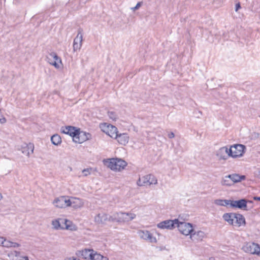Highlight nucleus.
I'll return each instance as SVG.
<instances>
[{
  "mask_svg": "<svg viewBox=\"0 0 260 260\" xmlns=\"http://www.w3.org/2000/svg\"><path fill=\"white\" fill-rule=\"evenodd\" d=\"M246 147L243 144H235L229 148L230 156L232 158L240 157L243 155Z\"/></svg>",
  "mask_w": 260,
  "mask_h": 260,
  "instance_id": "obj_2",
  "label": "nucleus"
},
{
  "mask_svg": "<svg viewBox=\"0 0 260 260\" xmlns=\"http://www.w3.org/2000/svg\"><path fill=\"white\" fill-rule=\"evenodd\" d=\"M46 60L57 69L60 68L59 64L62 66L61 58L55 52H51L46 55Z\"/></svg>",
  "mask_w": 260,
  "mask_h": 260,
  "instance_id": "obj_3",
  "label": "nucleus"
},
{
  "mask_svg": "<svg viewBox=\"0 0 260 260\" xmlns=\"http://www.w3.org/2000/svg\"><path fill=\"white\" fill-rule=\"evenodd\" d=\"M229 177L231 179L233 184L235 183L239 182L242 180H245L246 179V176L245 175H240L237 174H230L229 175Z\"/></svg>",
  "mask_w": 260,
  "mask_h": 260,
  "instance_id": "obj_18",
  "label": "nucleus"
},
{
  "mask_svg": "<svg viewBox=\"0 0 260 260\" xmlns=\"http://www.w3.org/2000/svg\"><path fill=\"white\" fill-rule=\"evenodd\" d=\"M11 241L6 240L4 238V242L3 243L2 246L6 247H11Z\"/></svg>",
  "mask_w": 260,
  "mask_h": 260,
  "instance_id": "obj_34",
  "label": "nucleus"
},
{
  "mask_svg": "<svg viewBox=\"0 0 260 260\" xmlns=\"http://www.w3.org/2000/svg\"><path fill=\"white\" fill-rule=\"evenodd\" d=\"M94 221L98 223L105 224L108 221V214L99 213L94 217Z\"/></svg>",
  "mask_w": 260,
  "mask_h": 260,
  "instance_id": "obj_17",
  "label": "nucleus"
},
{
  "mask_svg": "<svg viewBox=\"0 0 260 260\" xmlns=\"http://www.w3.org/2000/svg\"><path fill=\"white\" fill-rule=\"evenodd\" d=\"M92 260H109V258L107 256H105L100 253L95 252L94 254V257Z\"/></svg>",
  "mask_w": 260,
  "mask_h": 260,
  "instance_id": "obj_28",
  "label": "nucleus"
},
{
  "mask_svg": "<svg viewBox=\"0 0 260 260\" xmlns=\"http://www.w3.org/2000/svg\"><path fill=\"white\" fill-rule=\"evenodd\" d=\"M83 36L82 34H78L73 42V50L74 52L79 50L82 46Z\"/></svg>",
  "mask_w": 260,
  "mask_h": 260,
  "instance_id": "obj_14",
  "label": "nucleus"
},
{
  "mask_svg": "<svg viewBox=\"0 0 260 260\" xmlns=\"http://www.w3.org/2000/svg\"><path fill=\"white\" fill-rule=\"evenodd\" d=\"M177 222H178V219L166 220L158 223L157 227L160 229L173 230L176 227Z\"/></svg>",
  "mask_w": 260,
  "mask_h": 260,
  "instance_id": "obj_8",
  "label": "nucleus"
},
{
  "mask_svg": "<svg viewBox=\"0 0 260 260\" xmlns=\"http://www.w3.org/2000/svg\"><path fill=\"white\" fill-rule=\"evenodd\" d=\"M142 3V2H138L134 7L132 8V9L133 11L138 10L140 8V7L141 6Z\"/></svg>",
  "mask_w": 260,
  "mask_h": 260,
  "instance_id": "obj_40",
  "label": "nucleus"
},
{
  "mask_svg": "<svg viewBox=\"0 0 260 260\" xmlns=\"http://www.w3.org/2000/svg\"><path fill=\"white\" fill-rule=\"evenodd\" d=\"M51 141L52 144L58 146L60 144L62 141L60 136L58 134H54L51 137Z\"/></svg>",
  "mask_w": 260,
  "mask_h": 260,
  "instance_id": "obj_24",
  "label": "nucleus"
},
{
  "mask_svg": "<svg viewBox=\"0 0 260 260\" xmlns=\"http://www.w3.org/2000/svg\"><path fill=\"white\" fill-rule=\"evenodd\" d=\"M148 185L156 184L157 183V180L154 175L152 174H148Z\"/></svg>",
  "mask_w": 260,
  "mask_h": 260,
  "instance_id": "obj_30",
  "label": "nucleus"
},
{
  "mask_svg": "<svg viewBox=\"0 0 260 260\" xmlns=\"http://www.w3.org/2000/svg\"><path fill=\"white\" fill-rule=\"evenodd\" d=\"M53 204L56 207L63 208L66 207L65 201H64V196H61L56 198L53 201Z\"/></svg>",
  "mask_w": 260,
  "mask_h": 260,
  "instance_id": "obj_22",
  "label": "nucleus"
},
{
  "mask_svg": "<svg viewBox=\"0 0 260 260\" xmlns=\"http://www.w3.org/2000/svg\"><path fill=\"white\" fill-rule=\"evenodd\" d=\"M223 219L230 225H234L235 213H225L222 216Z\"/></svg>",
  "mask_w": 260,
  "mask_h": 260,
  "instance_id": "obj_19",
  "label": "nucleus"
},
{
  "mask_svg": "<svg viewBox=\"0 0 260 260\" xmlns=\"http://www.w3.org/2000/svg\"><path fill=\"white\" fill-rule=\"evenodd\" d=\"M19 246H20V244L19 243H16V242H11V247L16 248V247H18Z\"/></svg>",
  "mask_w": 260,
  "mask_h": 260,
  "instance_id": "obj_41",
  "label": "nucleus"
},
{
  "mask_svg": "<svg viewBox=\"0 0 260 260\" xmlns=\"http://www.w3.org/2000/svg\"><path fill=\"white\" fill-rule=\"evenodd\" d=\"M95 251L93 249H85L81 251V255L84 259H90L94 257Z\"/></svg>",
  "mask_w": 260,
  "mask_h": 260,
  "instance_id": "obj_16",
  "label": "nucleus"
},
{
  "mask_svg": "<svg viewBox=\"0 0 260 260\" xmlns=\"http://www.w3.org/2000/svg\"><path fill=\"white\" fill-rule=\"evenodd\" d=\"M82 31H83L82 30H81L80 29H79L78 30V33L82 32Z\"/></svg>",
  "mask_w": 260,
  "mask_h": 260,
  "instance_id": "obj_49",
  "label": "nucleus"
},
{
  "mask_svg": "<svg viewBox=\"0 0 260 260\" xmlns=\"http://www.w3.org/2000/svg\"><path fill=\"white\" fill-rule=\"evenodd\" d=\"M254 248H258L257 244L252 242V243H249L246 244L243 247V249L246 252L253 254V251Z\"/></svg>",
  "mask_w": 260,
  "mask_h": 260,
  "instance_id": "obj_23",
  "label": "nucleus"
},
{
  "mask_svg": "<svg viewBox=\"0 0 260 260\" xmlns=\"http://www.w3.org/2000/svg\"><path fill=\"white\" fill-rule=\"evenodd\" d=\"M139 236L145 240L149 241L151 243H156V239L152 234L147 230H140L138 232Z\"/></svg>",
  "mask_w": 260,
  "mask_h": 260,
  "instance_id": "obj_10",
  "label": "nucleus"
},
{
  "mask_svg": "<svg viewBox=\"0 0 260 260\" xmlns=\"http://www.w3.org/2000/svg\"><path fill=\"white\" fill-rule=\"evenodd\" d=\"M85 138H87V140H90L91 139V135L85 132Z\"/></svg>",
  "mask_w": 260,
  "mask_h": 260,
  "instance_id": "obj_42",
  "label": "nucleus"
},
{
  "mask_svg": "<svg viewBox=\"0 0 260 260\" xmlns=\"http://www.w3.org/2000/svg\"><path fill=\"white\" fill-rule=\"evenodd\" d=\"M176 226L178 228L179 231L185 236H190L191 232H193L192 224L188 222H181L178 220V222L176 223Z\"/></svg>",
  "mask_w": 260,
  "mask_h": 260,
  "instance_id": "obj_4",
  "label": "nucleus"
},
{
  "mask_svg": "<svg viewBox=\"0 0 260 260\" xmlns=\"http://www.w3.org/2000/svg\"><path fill=\"white\" fill-rule=\"evenodd\" d=\"M240 8H241V5H240V3L236 4L235 5V11L237 12L238 11V10L240 9Z\"/></svg>",
  "mask_w": 260,
  "mask_h": 260,
  "instance_id": "obj_44",
  "label": "nucleus"
},
{
  "mask_svg": "<svg viewBox=\"0 0 260 260\" xmlns=\"http://www.w3.org/2000/svg\"><path fill=\"white\" fill-rule=\"evenodd\" d=\"M65 260H80L76 256H72L70 257H67L65 259Z\"/></svg>",
  "mask_w": 260,
  "mask_h": 260,
  "instance_id": "obj_43",
  "label": "nucleus"
},
{
  "mask_svg": "<svg viewBox=\"0 0 260 260\" xmlns=\"http://www.w3.org/2000/svg\"><path fill=\"white\" fill-rule=\"evenodd\" d=\"M175 136V135L174 134L173 132H170L169 134H168V137L170 138V139H172Z\"/></svg>",
  "mask_w": 260,
  "mask_h": 260,
  "instance_id": "obj_45",
  "label": "nucleus"
},
{
  "mask_svg": "<svg viewBox=\"0 0 260 260\" xmlns=\"http://www.w3.org/2000/svg\"><path fill=\"white\" fill-rule=\"evenodd\" d=\"M148 175H146L141 178H139L137 183L139 186H143L148 184Z\"/></svg>",
  "mask_w": 260,
  "mask_h": 260,
  "instance_id": "obj_26",
  "label": "nucleus"
},
{
  "mask_svg": "<svg viewBox=\"0 0 260 260\" xmlns=\"http://www.w3.org/2000/svg\"><path fill=\"white\" fill-rule=\"evenodd\" d=\"M79 128L73 126H66L61 128V132L69 135L72 138L73 142L77 135H79Z\"/></svg>",
  "mask_w": 260,
  "mask_h": 260,
  "instance_id": "obj_5",
  "label": "nucleus"
},
{
  "mask_svg": "<svg viewBox=\"0 0 260 260\" xmlns=\"http://www.w3.org/2000/svg\"><path fill=\"white\" fill-rule=\"evenodd\" d=\"M108 116L110 119L116 121L117 119V115L116 112L114 111H110L108 112Z\"/></svg>",
  "mask_w": 260,
  "mask_h": 260,
  "instance_id": "obj_32",
  "label": "nucleus"
},
{
  "mask_svg": "<svg viewBox=\"0 0 260 260\" xmlns=\"http://www.w3.org/2000/svg\"><path fill=\"white\" fill-rule=\"evenodd\" d=\"M64 201H65L66 207L72 205V202L70 199H67L66 197H64Z\"/></svg>",
  "mask_w": 260,
  "mask_h": 260,
  "instance_id": "obj_37",
  "label": "nucleus"
},
{
  "mask_svg": "<svg viewBox=\"0 0 260 260\" xmlns=\"http://www.w3.org/2000/svg\"><path fill=\"white\" fill-rule=\"evenodd\" d=\"M15 256L16 257V260H29L27 256H21L20 255V252L19 251H15Z\"/></svg>",
  "mask_w": 260,
  "mask_h": 260,
  "instance_id": "obj_31",
  "label": "nucleus"
},
{
  "mask_svg": "<svg viewBox=\"0 0 260 260\" xmlns=\"http://www.w3.org/2000/svg\"><path fill=\"white\" fill-rule=\"evenodd\" d=\"M117 219H118V218H117V215H116V213H114L112 216H109L108 215V221H111V222H114V221L117 222Z\"/></svg>",
  "mask_w": 260,
  "mask_h": 260,
  "instance_id": "obj_33",
  "label": "nucleus"
},
{
  "mask_svg": "<svg viewBox=\"0 0 260 260\" xmlns=\"http://www.w3.org/2000/svg\"><path fill=\"white\" fill-rule=\"evenodd\" d=\"M87 140V138H85V132L81 131L79 129V135L76 136L74 142L81 144Z\"/></svg>",
  "mask_w": 260,
  "mask_h": 260,
  "instance_id": "obj_21",
  "label": "nucleus"
},
{
  "mask_svg": "<svg viewBox=\"0 0 260 260\" xmlns=\"http://www.w3.org/2000/svg\"><path fill=\"white\" fill-rule=\"evenodd\" d=\"M104 164L111 170L115 171H120L127 166V162L119 158H111L103 160Z\"/></svg>",
  "mask_w": 260,
  "mask_h": 260,
  "instance_id": "obj_1",
  "label": "nucleus"
},
{
  "mask_svg": "<svg viewBox=\"0 0 260 260\" xmlns=\"http://www.w3.org/2000/svg\"><path fill=\"white\" fill-rule=\"evenodd\" d=\"M248 202V201L245 199L233 200V201H232L231 207L247 210Z\"/></svg>",
  "mask_w": 260,
  "mask_h": 260,
  "instance_id": "obj_9",
  "label": "nucleus"
},
{
  "mask_svg": "<svg viewBox=\"0 0 260 260\" xmlns=\"http://www.w3.org/2000/svg\"><path fill=\"white\" fill-rule=\"evenodd\" d=\"M21 150L23 154L29 157L34 152V145L32 143H24L21 146Z\"/></svg>",
  "mask_w": 260,
  "mask_h": 260,
  "instance_id": "obj_12",
  "label": "nucleus"
},
{
  "mask_svg": "<svg viewBox=\"0 0 260 260\" xmlns=\"http://www.w3.org/2000/svg\"><path fill=\"white\" fill-rule=\"evenodd\" d=\"M116 215L117 216V222H128L135 219L136 215L132 213L126 212H116Z\"/></svg>",
  "mask_w": 260,
  "mask_h": 260,
  "instance_id": "obj_6",
  "label": "nucleus"
},
{
  "mask_svg": "<svg viewBox=\"0 0 260 260\" xmlns=\"http://www.w3.org/2000/svg\"><path fill=\"white\" fill-rule=\"evenodd\" d=\"M114 139H116L119 144L125 145L128 143L129 137L127 134L118 133L117 134V137H115Z\"/></svg>",
  "mask_w": 260,
  "mask_h": 260,
  "instance_id": "obj_15",
  "label": "nucleus"
},
{
  "mask_svg": "<svg viewBox=\"0 0 260 260\" xmlns=\"http://www.w3.org/2000/svg\"><path fill=\"white\" fill-rule=\"evenodd\" d=\"M199 113L202 114V112L201 111H199Z\"/></svg>",
  "mask_w": 260,
  "mask_h": 260,
  "instance_id": "obj_53",
  "label": "nucleus"
},
{
  "mask_svg": "<svg viewBox=\"0 0 260 260\" xmlns=\"http://www.w3.org/2000/svg\"><path fill=\"white\" fill-rule=\"evenodd\" d=\"M254 200L255 201H260V197H254Z\"/></svg>",
  "mask_w": 260,
  "mask_h": 260,
  "instance_id": "obj_47",
  "label": "nucleus"
},
{
  "mask_svg": "<svg viewBox=\"0 0 260 260\" xmlns=\"http://www.w3.org/2000/svg\"><path fill=\"white\" fill-rule=\"evenodd\" d=\"M223 199H216L214 200V203L216 205L223 206Z\"/></svg>",
  "mask_w": 260,
  "mask_h": 260,
  "instance_id": "obj_35",
  "label": "nucleus"
},
{
  "mask_svg": "<svg viewBox=\"0 0 260 260\" xmlns=\"http://www.w3.org/2000/svg\"><path fill=\"white\" fill-rule=\"evenodd\" d=\"M210 34L211 35V36H212V37H213V34H212V33H211V34Z\"/></svg>",
  "mask_w": 260,
  "mask_h": 260,
  "instance_id": "obj_52",
  "label": "nucleus"
},
{
  "mask_svg": "<svg viewBox=\"0 0 260 260\" xmlns=\"http://www.w3.org/2000/svg\"><path fill=\"white\" fill-rule=\"evenodd\" d=\"M258 176H259V178H260V171L258 172Z\"/></svg>",
  "mask_w": 260,
  "mask_h": 260,
  "instance_id": "obj_51",
  "label": "nucleus"
},
{
  "mask_svg": "<svg viewBox=\"0 0 260 260\" xmlns=\"http://www.w3.org/2000/svg\"><path fill=\"white\" fill-rule=\"evenodd\" d=\"M221 184L224 186H231L233 184L231 179L229 177V175L222 178Z\"/></svg>",
  "mask_w": 260,
  "mask_h": 260,
  "instance_id": "obj_27",
  "label": "nucleus"
},
{
  "mask_svg": "<svg viewBox=\"0 0 260 260\" xmlns=\"http://www.w3.org/2000/svg\"><path fill=\"white\" fill-rule=\"evenodd\" d=\"M257 247H258V248H253V254H257V255L260 256V247L258 244H257Z\"/></svg>",
  "mask_w": 260,
  "mask_h": 260,
  "instance_id": "obj_38",
  "label": "nucleus"
},
{
  "mask_svg": "<svg viewBox=\"0 0 260 260\" xmlns=\"http://www.w3.org/2000/svg\"><path fill=\"white\" fill-rule=\"evenodd\" d=\"M216 156L219 160H226L230 156L229 148L226 146L221 147L216 151Z\"/></svg>",
  "mask_w": 260,
  "mask_h": 260,
  "instance_id": "obj_11",
  "label": "nucleus"
},
{
  "mask_svg": "<svg viewBox=\"0 0 260 260\" xmlns=\"http://www.w3.org/2000/svg\"><path fill=\"white\" fill-rule=\"evenodd\" d=\"M235 219H236V223L238 226L246 224L245 219L243 215L235 213Z\"/></svg>",
  "mask_w": 260,
  "mask_h": 260,
  "instance_id": "obj_20",
  "label": "nucleus"
},
{
  "mask_svg": "<svg viewBox=\"0 0 260 260\" xmlns=\"http://www.w3.org/2000/svg\"><path fill=\"white\" fill-rule=\"evenodd\" d=\"M91 171V168H87L85 169L82 171V173H83V175L84 176H87L90 174V172Z\"/></svg>",
  "mask_w": 260,
  "mask_h": 260,
  "instance_id": "obj_36",
  "label": "nucleus"
},
{
  "mask_svg": "<svg viewBox=\"0 0 260 260\" xmlns=\"http://www.w3.org/2000/svg\"><path fill=\"white\" fill-rule=\"evenodd\" d=\"M205 234L201 231H195L193 229V232L190 235V238L192 241H200L205 237Z\"/></svg>",
  "mask_w": 260,
  "mask_h": 260,
  "instance_id": "obj_13",
  "label": "nucleus"
},
{
  "mask_svg": "<svg viewBox=\"0 0 260 260\" xmlns=\"http://www.w3.org/2000/svg\"><path fill=\"white\" fill-rule=\"evenodd\" d=\"M232 201H233V200L224 199L223 206H227L230 205L231 207Z\"/></svg>",
  "mask_w": 260,
  "mask_h": 260,
  "instance_id": "obj_39",
  "label": "nucleus"
},
{
  "mask_svg": "<svg viewBox=\"0 0 260 260\" xmlns=\"http://www.w3.org/2000/svg\"><path fill=\"white\" fill-rule=\"evenodd\" d=\"M62 225L64 224V229L72 230L70 224L71 222L67 219H61Z\"/></svg>",
  "mask_w": 260,
  "mask_h": 260,
  "instance_id": "obj_29",
  "label": "nucleus"
},
{
  "mask_svg": "<svg viewBox=\"0 0 260 260\" xmlns=\"http://www.w3.org/2000/svg\"><path fill=\"white\" fill-rule=\"evenodd\" d=\"M3 198V196L2 195V194L0 193V200H1Z\"/></svg>",
  "mask_w": 260,
  "mask_h": 260,
  "instance_id": "obj_50",
  "label": "nucleus"
},
{
  "mask_svg": "<svg viewBox=\"0 0 260 260\" xmlns=\"http://www.w3.org/2000/svg\"><path fill=\"white\" fill-rule=\"evenodd\" d=\"M209 260H215V259L213 257H211L209 258Z\"/></svg>",
  "mask_w": 260,
  "mask_h": 260,
  "instance_id": "obj_48",
  "label": "nucleus"
},
{
  "mask_svg": "<svg viewBox=\"0 0 260 260\" xmlns=\"http://www.w3.org/2000/svg\"><path fill=\"white\" fill-rule=\"evenodd\" d=\"M102 128L103 131L106 134L109 135L112 138H114L115 137H117V134L118 132L117 131V128L111 124L107 123H104Z\"/></svg>",
  "mask_w": 260,
  "mask_h": 260,
  "instance_id": "obj_7",
  "label": "nucleus"
},
{
  "mask_svg": "<svg viewBox=\"0 0 260 260\" xmlns=\"http://www.w3.org/2000/svg\"><path fill=\"white\" fill-rule=\"evenodd\" d=\"M3 242H4V237H0V245H2Z\"/></svg>",
  "mask_w": 260,
  "mask_h": 260,
  "instance_id": "obj_46",
  "label": "nucleus"
},
{
  "mask_svg": "<svg viewBox=\"0 0 260 260\" xmlns=\"http://www.w3.org/2000/svg\"><path fill=\"white\" fill-rule=\"evenodd\" d=\"M61 218H59L57 219H54L52 221V225L54 229H64V226L62 225L61 223Z\"/></svg>",
  "mask_w": 260,
  "mask_h": 260,
  "instance_id": "obj_25",
  "label": "nucleus"
}]
</instances>
